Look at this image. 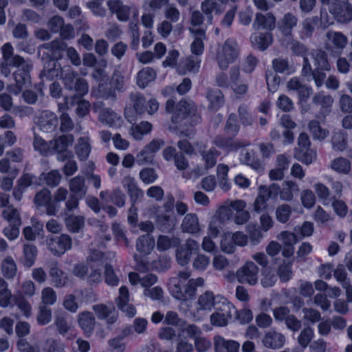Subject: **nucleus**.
<instances>
[{
  "instance_id": "f257e3e1",
  "label": "nucleus",
  "mask_w": 352,
  "mask_h": 352,
  "mask_svg": "<svg viewBox=\"0 0 352 352\" xmlns=\"http://www.w3.org/2000/svg\"><path fill=\"white\" fill-rule=\"evenodd\" d=\"M1 50L3 57L0 69L2 75L8 77L11 73L10 67L16 68L12 74L16 85L9 86L8 89L12 94L17 95L24 87H28L31 84L30 72L33 68L32 63L30 59H25L18 54H14V48L10 43H5Z\"/></svg>"
},
{
  "instance_id": "f03ea898",
  "label": "nucleus",
  "mask_w": 352,
  "mask_h": 352,
  "mask_svg": "<svg viewBox=\"0 0 352 352\" xmlns=\"http://www.w3.org/2000/svg\"><path fill=\"white\" fill-rule=\"evenodd\" d=\"M200 116L197 113V107L193 102L181 100L175 107L172 116V122L184 136L189 137L192 130H184V126H194L200 122Z\"/></svg>"
},
{
  "instance_id": "7ed1b4c3",
  "label": "nucleus",
  "mask_w": 352,
  "mask_h": 352,
  "mask_svg": "<svg viewBox=\"0 0 352 352\" xmlns=\"http://www.w3.org/2000/svg\"><path fill=\"white\" fill-rule=\"evenodd\" d=\"M43 47L48 50L47 56L50 58L44 63L41 75L47 78L52 79L59 74L60 64L57 60L62 57L63 52L66 49L65 43L54 40L43 45Z\"/></svg>"
},
{
  "instance_id": "20e7f679",
  "label": "nucleus",
  "mask_w": 352,
  "mask_h": 352,
  "mask_svg": "<svg viewBox=\"0 0 352 352\" xmlns=\"http://www.w3.org/2000/svg\"><path fill=\"white\" fill-rule=\"evenodd\" d=\"M217 300L214 307V312L210 317V323L215 327H226L232 320L236 308L222 296L217 295Z\"/></svg>"
},
{
  "instance_id": "39448f33",
  "label": "nucleus",
  "mask_w": 352,
  "mask_h": 352,
  "mask_svg": "<svg viewBox=\"0 0 352 352\" xmlns=\"http://www.w3.org/2000/svg\"><path fill=\"white\" fill-rule=\"evenodd\" d=\"M240 48L238 43L234 38H228L223 44L219 47L215 56V60L219 67L226 70L229 65L239 57Z\"/></svg>"
},
{
  "instance_id": "423d86ee",
  "label": "nucleus",
  "mask_w": 352,
  "mask_h": 352,
  "mask_svg": "<svg viewBox=\"0 0 352 352\" xmlns=\"http://www.w3.org/2000/svg\"><path fill=\"white\" fill-rule=\"evenodd\" d=\"M61 76L65 87L75 93L69 97L83 98L88 94V82L85 79L80 78L76 72L67 69L62 71Z\"/></svg>"
},
{
  "instance_id": "0eeeda50",
  "label": "nucleus",
  "mask_w": 352,
  "mask_h": 352,
  "mask_svg": "<svg viewBox=\"0 0 352 352\" xmlns=\"http://www.w3.org/2000/svg\"><path fill=\"white\" fill-rule=\"evenodd\" d=\"M204 284V278L199 277L190 279L186 283L170 285L169 289L175 298L179 300H188L195 296L197 287H201Z\"/></svg>"
},
{
  "instance_id": "6e6552de",
  "label": "nucleus",
  "mask_w": 352,
  "mask_h": 352,
  "mask_svg": "<svg viewBox=\"0 0 352 352\" xmlns=\"http://www.w3.org/2000/svg\"><path fill=\"white\" fill-rule=\"evenodd\" d=\"M329 10L339 23L346 24L352 21V4L348 0H333Z\"/></svg>"
},
{
  "instance_id": "1a4fd4ad",
  "label": "nucleus",
  "mask_w": 352,
  "mask_h": 352,
  "mask_svg": "<svg viewBox=\"0 0 352 352\" xmlns=\"http://www.w3.org/2000/svg\"><path fill=\"white\" fill-rule=\"evenodd\" d=\"M47 245L50 251L56 256H61L72 248V239L67 234L48 236Z\"/></svg>"
},
{
  "instance_id": "9d476101",
  "label": "nucleus",
  "mask_w": 352,
  "mask_h": 352,
  "mask_svg": "<svg viewBox=\"0 0 352 352\" xmlns=\"http://www.w3.org/2000/svg\"><path fill=\"white\" fill-rule=\"evenodd\" d=\"M217 295L214 296V293L210 291H206L199 296L197 300V307L196 311L193 313L195 320H201L208 312L214 308L216 304Z\"/></svg>"
},
{
  "instance_id": "9b49d317",
  "label": "nucleus",
  "mask_w": 352,
  "mask_h": 352,
  "mask_svg": "<svg viewBox=\"0 0 352 352\" xmlns=\"http://www.w3.org/2000/svg\"><path fill=\"white\" fill-rule=\"evenodd\" d=\"M259 269L252 261H248L236 273V278L241 283L254 285L258 282Z\"/></svg>"
},
{
  "instance_id": "f8f14e48",
  "label": "nucleus",
  "mask_w": 352,
  "mask_h": 352,
  "mask_svg": "<svg viewBox=\"0 0 352 352\" xmlns=\"http://www.w3.org/2000/svg\"><path fill=\"white\" fill-rule=\"evenodd\" d=\"M199 244L195 240L188 239L185 243L179 246L176 250V259L177 263L185 266L190 261L191 255L193 252H198Z\"/></svg>"
},
{
  "instance_id": "ddd939ff",
  "label": "nucleus",
  "mask_w": 352,
  "mask_h": 352,
  "mask_svg": "<svg viewBox=\"0 0 352 352\" xmlns=\"http://www.w3.org/2000/svg\"><path fill=\"white\" fill-rule=\"evenodd\" d=\"M58 118L51 111H43L38 119L37 125L40 130L45 133H52L58 126Z\"/></svg>"
},
{
  "instance_id": "4468645a",
  "label": "nucleus",
  "mask_w": 352,
  "mask_h": 352,
  "mask_svg": "<svg viewBox=\"0 0 352 352\" xmlns=\"http://www.w3.org/2000/svg\"><path fill=\"white\" fill-rule=\"evenodd\" d=\"M329 50L341 53L348 43L347 37L340 32L329 31L326 33Z\"/></svg>"
},
{
  "instance_id": "2eb2a0df",
  "label": "nucleus",
  "mask_w": 352,
  "mask_h": 352,
  "mask_svg": "<svg viewBox=\"0 0 352 352\" xmlns=\"http://www.w3.org/2000/svg\"><path fill=\"white\" fill-rule=\"evenodd\" d=\"M262 343L267 349H279L285 345V337L283 333L271 329L264 335Z\"/></svg>"
},
{
  "instance_id": "dca6fc26",
  "label": "nucleus",
  "mask_w": 352,
  "mask_h": 352,
  "mask_svg": "<svg viewBox=\"0 0 352 352\" xmlns=\"http://www.w3.org/2000/svg\"><path fill=\"white\" fill-rule=\"evenodd\" d=\"M297 16L291 13H285L277 23V28L280 32L285 36H292V31L298 25Z\"/></svg>"
},
{
  "instance_id": "f3484780",
  "label": "nucleus",
  "mask_w": 352,
  "mask_h": 352,
  "mask_svg": "<svg viewBox=\"0 0 352 352\" xmlns=\"http://www.w3.org/2000/svg\"><path fill=\"white\" fill-rule=\"evenodd\" d=\"M213 144L217 147L230 152L237 151L240 148L248 146L250 142L248 141L243 142L239 140H234L230 138L218 135L214 138Z\"/></svg>"
},
{
  "instance_id": "a211bd4d",
  "label": "nucleus",
  "mask_w": 352,
  "mask_h": 352,
  "mask_svg": "<svg viewBox=\"0 0 352 352\" xmlns=\"http://www.w3.org/2000/svg\"><path fill=\"white\" fill-rule=\"evenodd\" d=\"M65 103L67 108L76 105V113L79 118H84L89 113L90 102L82 98L65 97Z\"/></svg>"
},
{
  "instance_id": "6ab92c4d",
  "label": "nucleus",
  "mask_w": 352,
  "mask_h": 352,
  "mask_svg": "<svg viewBox=\"0 0 352 352\" xmlns=\"http://www.w3.org/2000/svg\"><path fill=\"white\" fill-rule=\"evenodd\" d=\"M123 187L126 190L131 201L135 204L140 200L144 196V192L140 189L134 177L127 175L125 176L122 181Z\"/></svg>"
},
{
  "instance_id": "aec40b11",
  "label": "nucleus",
  "mask_w": 352,
  "mask_h": 352,
  "mask_svg": "<svg viewBox=\"0 0 352 352\" xmlns=\"http://www.w3.org/2000/svg\"><path fill=\"white\" fill-rule=\"evenodd\" d=\"M129 291L128 289L122 286L119 289V296L116 299L118 308L126 313L129 317H133L136 313L135 307L129 303Z\"/></svg>"
},
{
  "instance_id": "412c9836",
  "label": "nucleus",
  "mask_w": 352,
  "mask_h": 352,
  "mask_svg": "<svg viewBox=\"0 0 352 352\" xmlns=\"http://www.w3.org/2000/svg\"><path fill=\"white\" fill-rule=\"evenodd\" d=\"M111 13L116 14L117 19L120 21H126L129 19L131 8L123 4L119 0H111L107 3Z\"/></svg>"
},
{
  "instance_id": "4be33fe9",
  "label": "nucleus",
  "mask_w": 352,
  "mask_h": 352,
  "mask_svg": "<svg viewBox=\"0 0 352 352\" xmlns=\"http://www.w3.org/2000/svg\"><path fill=\"white\" fill-rule=\"evenodd\" d=\"M78 324L85 335L90 337L94 331L96 326V318L90 311H83L78 315Z\"/></svg>"
},
{
  "instance_id": "5701e85b",
  "label": "nucleus",
  "mask_w": 352,
  "mask_h": 352,
  "mask_svg": "<svg viewBox=\"0 0 352 352\" xmlns=\"http://www.w3.org/2000/svg\"><path fill=\"white\" fill-rule=\"evenodd\" d=\"M322 69H312L309 58H305V63H302V75L305 77L311 76L318 87H320L326 78V74Z\"/></svg>"
},
{
  "instance_id": "b1692460",
  "label": "nucleus",
  "mask_w": 352,
  "mask_h": 352,
  "mask_svg": "<svg viewBox=\"0 0 352 352\" xmlns=\"http://www.w3.org/2000/svg\"><path fill=\"white\" fill-rule=\"evenodd\" d=\"M214 346L216 352H239L240 344L236 341L228 340L221 336H216Z\"/></svg>"
},
{
  "instance_id": "393cba45",
  "label": "nucleus",
  "mask_w": 352,
  "mask_h": 352,
  "mask_svg": "<svg viewBox=\"0 0 352 352\" xmlns=\"http://www.w3.org/2000/svg\"><path fill=\"white\" fill-rule=\"evenodd\" d=\"M181 228L182 232L197 234L201 230L199 218L195 213H188L183 219Z\"/></svg>"
},
{
  "instance_id": "a878e982",
  "label": "nucleus",
  "mask_w": 352,
  "mask_h": 352,
  "mask_svg": "<svg viewBox=\"0 0 352 352\" xmlns=\"http://www.w3.org/2000/svg\"><path fill=\"white\" fill-rule=\"evenodd\" d=\"M276 17L271 12H268L265 14L258 12L256 14L253 27L255 28H262L271 31L276 27Z\"/></svg>"
},
{
  "instance_id": "bb28decb",
  "label": "nucleus",
  "mask_w": 352,
  "mask_h": 352,
  "mask_svg": "<svg viewBox=\"0 0 352 352\" xmlns=\"http://www.w3.org/2000/svg\"><path fill=\"white\" fill-rule=\"evenodd\" d=\"M68 191L63 187L58 188L54 193L53 199L47 207V215L56 216L60 208V203L66 199Z\"/></svg>"
},
{
  "instance_id": "cd10ccee",
  "label": "nucleus",
  "mask_w": 352,
  "mask_h": 352,
  "mask_svg": "<svg viewBox=\"0 0 352 352\" xmlns=\"http://www.w3.org/2000/svg\"><path fill=\"white\" fill-rule=\"evenodd\" d=\"M129 279L131 285H135L140 283L145 289H148L157 281V276L153 274H146L141 276L135 272L129 274Z\"/></svg>"
},
{
  "instance_id": "c85d7f7f",
  "label": "nucleus",
  "mask_w": 352,
  "mask_h": 352,
  "mask_svg": "<svg viewBox=\"0 0 352 352\" xmlns=\"http://www.w3.org/2000/svg\"><path fill=\"white\" fill-rule=\"evenodd\" d=\"M272 41L273 37L270 32L255 33L250 36L252 45L261 51L265 50L272 43Z\"/></svg>"
},
{
  "instance_id": "c756f323",
  "label": "nucleus",
  "mask_w": 352,
  "mask_h": 352,
  "mask_svg": "<svg viewBox=\"0 0 352 352\" xmlns=\"http://www.w3.org/2000/svg\"><path fill=\"white\" fill-rule=\"evenodd\" d=\"M287 88L296 91L300 100H306L312 92V89L303 84L298 78L290 79L287 82Z\"/></svg>"
},
{
  "instance_id": "7c9ffc66",
  "label": "nucleus",
  "mask_w": 352,
  "mask_h": 352,
  "mask_svg": "<svg viewBox=\"0 0 352 352\" xmlns=\"http://www.w3.org/2000/svg\"><path fill=\"white\" fill-rule=\"evenodd\" d=\"M190 32L194 36V41L191 44L190 49L192 54L200 55L204 51V39L206 38L205 30L203 28H190Z\"/></svg>"
},
{
  "instance_id": "2f4dec72",
  "label": "nucleus",
  "mask_w": 352,
  "mask_h": 352,
  "mask_svg": "<svg viewBox=\"0 0 352 352\" xmlns=\"http://www.w3.org/2000/svg\"><path fill=\"white\" fill-rule=\"evenodd\" d=\"M92 309L100 320L106 319L109 324H113L117 320V315L112 312V307L104 304H98L92 306Z\"/></svg>"
},
{
  "instance_id": "473e14b6",
  "label": "nucleus",
  "mask_w": 352,
  "mask_h": 352,
  "mask_svg": "<svg viewBox=\"0 0 352 352\" xmlns=\"http://www.w3.org/2000/svg\"><path fill=\"white\" fill-rule=\"evenodd\" d=\"M155 239L151 234L140 236L136 241V250L142 255H148L155 247Z\"/></svg>"
},
{
  "instance_id": "72a5a7b5",
  "label": "nucleus",
  "mask_w": 352,
  "mask_h": 352,
  "mask_svg": "<svg viewBox=\"0 0 352 352\" xmlns=\"http://www.w3.org/2000/svg\"><path fill=\"white\" fill-rule=\"evenodd\" d=\"M50 276L52 278V283L56 287H63L67 283V278L64 275V272L59 268L57 262H53L50 264Z\"/></svg>"
},
{
  "instance_id": "f704fd0d",
  "label": "nucleus",
  "mask_w": 352,
  "mask_h": 352,
  "mask_svg": "<svg viewBox=\"0 0 352 352\" xmlns=\"http://www.w3.org/2000/svg\"><path fill=\"white\" fill-rule=\"evenodd\" d=\"M156 222L163 232H170L175 228L177 219L173 212H165L157 215Z\"/></svg>"
},
{
  "instance_id": "c9c22d12",
  "label": "nucleus",
  "mask_w": 352,
  "mask_h": 352,
  "mask_svg": "<svg viewBox=\"0 0 352 352\" xmlns=\"http://www.w3.org/2000/svg\"><path fill=\"white\" fill-rule=\"evenodd\" d=\"M69 188L73 195L79 197V198L83 197L87 190L85 177L77 175L71 179L69 182Z\"/></svg>"
},
{
  "instance_id": "e433bc0d",
  "label": "nucleus",
  "mask_w": 352,
  "mask_h": 352,
  "mask_svg": "<svg viewBox=\"0 0 352 352\" xmlns=\"http://www.w3.org/2000/svg\"><path fill=\"white\" fill-rule=\"evenodd\" d=\"M311 58L314 61V65L316 67L315 69H322L324 71H329L331 65L328 60L327 53L322 50H315L311 53Z\"/></svg>"
},
{
  "instance_id": "4c0bfd02",
  "label": "nucleus",
  "mask_w": 352,
  "mask_h": 352,
  "mask_svg": "<svg viewBox=\"0 0 352 352\" xmlns=\"http://www.w3.org/2000/svg\"><path fill=\"white\" fill-rule=\"evenodd\" d=\"M1 270L6 279H13L17 273V265L14 258L10 256L4 258L1 261Z\"/></svg>"
},
{
  "instance_id": "58836bf2",
  "label": "nucleus",
  "mask_w": 352,
  "mask_h": 352,
  "mask_svg": "<svg viewBox=\"0 0 352 352\" xmlns=\"http://www.w3.org/2000/svg\"><path fill=\"white\" fill-rule=\"evenodd\" d=\"M206 96L210 103L208 108L211 110L217 111L224 104L223 95L219 89H208Z\"/></svg>"
},
{
  "instance_id": "ea45409f",
  "label": "nucleus",
  "mask_w": 352,
  "mask_h": 352,
  "mask_svg": "<svg viewBox=\"0 0 352 352\" xmlns=\"http://www.w3.org/2000/svg\"><path fill=\"white\" fill-rule=\"evenodd\" d=\"M329 167L333 171L340 175H349L351 171V162L344 157H338L333 160Z\"/></svg>"
},
{
  "instance_id": "a19ab883",
  "label": "nucleus",
  "mask_w": 352,
  "mask_h": 352,
  "mask_svg": "<svg viewBox=\"0 0 352 352\" xmlns=\"http://www.w3.org/2000/svg\"><path fill=\"white\" fill-rule=\"evenodd\" d=\"M67 230L72 233L80 232L85 226V217L81 215L68 214L65 218Z\"/></svg>"
},
{
  "instance_id": "79ce46f5",
  "label": "nucleus",
  "mask_w": 352,
  "mask_h": 352,
  "mask_svg": "<svg viewBox=\"0 0 352 352\" xmlns=\"http://www.w3.org/2000/svg\"><path fill=\"white\" fill-rule=\"evenodd\" d=\"M294 157L298 161L306 165H309L316 160L317 154L314 149L308 147L294 150Z\"/></svg>"
},
{
  "instance_id": "37998d69",
  "label": "nucleus",
  "mask_w": 352,
  "mask_h": 352,
  "mask_svg": "<svg viewBox=\"0 0 352 352\" xmlns=\"http://www.w3.org/2000/svg\"><path fill=\"white\" fill-rule=\"evenodd\" d=\"M156 72L152 67H146L141 69L137 75V84L141 88L146 87L156 78Z\"/></svg>"
},
{
  "instance_id": "c03bdc74",
  "label": "nucleus",
  "mask_w": 352,
  "mask_h": 352,
  "mask_svg": "<svg viewBox=\"0 0 352 352\" xmlns=\"http://www.w3.org/2000/svg\"><path fill=\"white\" fill-rule=\"evenodd\" d=\"M13 295L8 288V283L0 278V307L7 308L12 306Z\"/></svg>"
},
{
  "instance_id": "a18cd8bd",
  "label": "nucleus",
  "mask_w": 352,
  "mask_h": 352,
  "mask_svg": "<svg viewBox=\"0 0 352 352\" xmlns=\"http://www.w3.org/2000/svg\"><path fill=\"white\" fill-rule=\"evenodd\" d=\"M91 149V146L89 137H81L78 140V143L76 145V153L80 160H86L90 154Z\"/></svg>"
},
{
  "instance_id": "49530a36",
  "label": "nucleus",
  "mask_w": 352,
  "mask_h": 352,
  "mask_svg": "<svg viewBox=\"0 0 352 352\" xmlns=\"http://www.w3.org/2000/svg\"><path fill=\"white\" fill-rule=\"evenodd\" d=\"M299 191L298 185L292 181H285L280 188V199L290 201L293 199L294 193Z\"/></svg>"
},
{
  "instance_id": "de8ad7c7",
  "label": "nucleus",
  "mask_w": 352,
  "mask_h": 352,
  "mask_svg": "<svg viewBox=\"0 0 352 352\" xmlns=\"http://www.w3.org/2000/svg\"><path fill=\"white\" fill-rule=\"evenodd\" d=\"M23 253V264L25 267L30 268L35 263L37 256V248L33 244L24 243Z\"/></svg>"
},
{
  "instance_id": "09e8293b",
  "label": "nucleus",
  "mask_w": 352,
  "mask_h": 352,
  "mask_svg": "<svg viewBox=\"0 0 352 352\" xmlns=\"http://www.w3.org/2000/svg\"><path fill=\"white\" fill-rule=\"evenodd\" d=\"M1 216L8 224L21 225L22 223L21 213L13 205L3 209Z\"/></svg>"
},
{
  "instance_id": "8fccbe9b",
  "label": "nucleus",
  "mask_w": 352,
  "mask_h": 352,
  "mask_svg": "<svg viewBox=\"0 0 352 352\" xmlns=\"http://www.w3.org/2000/svg\"><path fill=\"white\" fill-rule=\"evenodd\" d=\"M72 136L68 135H63L51 140L52 153L54 152L62 153L66 151L68 146L72 144Z\"/></svg>"
},
{
  "instance_id": "3c124183",
  "label": "nucleus",
  "mask_w": 352,
  "mask_h": 352,
  "mask_svg": "<svg viewBox=\"0 0 352 352\" xmlns=\"http://www.w3.org/2000/svg\"><path fill=\"white\" fill-rule=\"evenodd\" d=\"M333 148L336 151H343L347 147V134L345 131L338 130L334 131L331 138Z\"/></svg>"
},
{
  "instance_id": "603ef678",
  "label": "nucleus",
  "mask_w": 352,
  "mask_h": 352,
  "mask_svg": "<svg viewBox=\"0 0 352 352\" xmlns=\"http://www.w3.org/2000/svg\"><path fill=\"white\" fill-rule=\"evenodd\" d=\"M129 98L133 104V109L138 114H142L146 112V100L142 94L132 92L129 95Z\"/></svg>"
},
{
  "instance_id": "864d4df0",
  "label": "nucleus",
  "mask_w": 352,
  "mask_h": 352,
  "mask_svg": "<svg viewBox=\"0 0 352 352\" xmlns=\"http://www.w3.org/2000/svg\"><path fill=\"white\" fill-rule=\"evenodd\" d=\"M240 160L243 164L251 166L253 169L260 171L263 167L260 162L256 159L253 152L247 150H243L240 154Z\"/></svg>"
},
{
  "instance_id": "5fc2aeb1",
  "label": "nucleus",
  "mask_w": 352,
  "mask_h": 352,
  "mask_svg": "<svg viewBox=\"0 0 352 352\" xmlns=\"http://www.w3.org/2000/svg\"><path fill=\"white\" fill-rule=\"evenodd\" d=\"M314 337V330L311 327L303 328L297 337V342L303 349H306L311 343Z\"/></svg>"
},
{
  "instance_id": "6e6d98bb",
  "label": "nucleus",
  "mask_w": 352,
  "mask_h": 352,
  "mask_svg": "<svg viewBox=\"0 0 352 352\" xmlns=\"http://www.w3.org/2000/svg\"><path fill=\"white\" fill-rule=\"evenodd\" d=\"M39 179L46 185L55 187L59 184L61 179V175L58 170H52L48 173H43L41 174Z\"/></svg>"
},
{
  "instance_id": "4d7b16f0",
  "label": "nucleus",
  "mask_w": 352,
  "mask_h": 352,
  "mask_svg": "<svg viewBox=\"0 0 352 352\" xmlns=\"http://www.w3.org/2000/svg\"><path fill=\"white\" fill-rule=\"evenodd\" d=\"M308 127L314 140H323L329 135V131L326 129L322 128L318 121H311L309 123Z\"/></svg>"
},
{
  "instance_id": "13d9d810",
  "label": "nucleus",
  "mask_w": 352,
  "mask_h": 352,
  "mask_svg": "<svg viewBox=\"0 0 352 352\" xmlns=\"http://www.w3.org/2000/svg\"><path fill=\"white\" fill-rule=\"evenodd\" d=\"M151 129V124L147 121H144L133 126L131 129V134L135 140H141L142 136L148 133Z\"/></svg>"
},
{
  "instance_id": "bf43d9fd",
  "label": "nucleus",
  "mask_w": 352,
  "mask_h": 352,
  "mask_svg": "<svg viewBox=\"0 0 352 352\" xmlns=\"http://www.w3.org/2000/svg\"><path fill=\"white\" fill-rule=\"evenodd\" d=\"M130 333L129 329H124L120 335L109 340V345L111 351L114 352H123L125 345L123 339Z\"/></svg>"
},
{
  "instance_id": "052dcab7",
  "label": "nucleus",
  "mask_w": 352,
  "mask_h": 352,
  "mask_svg": "<svg viewBox=\"0 0 352 352\" xmlns=\"http://www.w3.org/2000/svg\"><path fill=\"white\" fill-rule=\"evenodd\" d=\"M179 239L176 237H170L166 235H160L157 240V249L159 251H166L173 245L178 244Z\"/></svg>"
},
{
  "instance_id": "680f3d73",
  "label": "nucleus",
  "mask_w": 352,
  "mask_h": 352,
  "mask_svg": "<svg viewBox=\"0 0 352 352\" xmlns=\"http://www.w3.org/2000/svg\"><path fill=\"white\" fill-rule=\"evenodd\" d=\"M312 102L314 104L320 106L322 109H328L331 107L333 98L329 94L320 92L314 96Z\"/></svg>"
},
{
  "instance_id": "e2e57ef3",
  "label": "nucleus",
  "mask_w": 352,
  "mask_h": 352,
  "mask_svg": "<svg viewBox=\"0 0 352 352\" xmlns=\"http://www.w3.org/2000/svg\"><path fill=\"white\" fill-rule=\"evenodd\" d=\"M52 202L51 192L48 189L43 188L38 192L34 197V203L38 206H45L47 214V207Z\"/></svg>"
},
{
  "instance_id": "0e129e2a",
  "label": "nucleus",
  "mask_w": 352,
  "mask_h": 352,
  "mask_svg": "<svg viewBox=\"0 0 352 352\" xmlns=\"http://www.w3.org/2000/svg\"><path fill=\"white\" fill-rule=\"evenodd\" d=\"M220 153L215 148H211L209 150L201 153V156L205 162V166L206 168H210L215 166L217 159Z\"/></svg>"
},
{
  "instance_id": "69168bd1",
  "label": "nucleus",
  "mask_w": 352,
  "mask_h": 352,
  "mask_svg": "<svg viewBox=\"0 0 352 352\" xmlns=\"http://www.w3.org/2000/svg\"><path fill=\"white\" fill-rule=\"evenodd\" d=\"M52 320V309L45 305H39L36 321L40 325H45Z\"/></svg>"
},
{
  "instance_id": "338daca9",
  "label": "nucleus",
  "mask_w": 352,
  "mask_h": 352,
  "mask_svg": "<svg viewBox=\"0 0 352 352\" xmlns=\"http://www.w3.org/2000/svg\"><path fill=\"white\" fill-rule=\"evenodd\" d=\"M314 188L318 197L322 201V204L324 206H329L331 201L329 198L330 191L329 188L322 183L316 184Z\"/></svg>"
},
{
  "instance_id": "774afa93",
  "label": "nucleus",
  "mask_w": 352,
  "mask_h": 352,
  "mask_svg": "<svg viewBox=\"0 0 352 352\" xmlns=\"http://www.w3.org/2000/svg\"><path fill=\"white\" fill-rule=\"evenodd\" d=\"M41 304L47 305H53L57 300L56 292L50 287H44L41 291Z\"/></svg>"
}]
</instances>
